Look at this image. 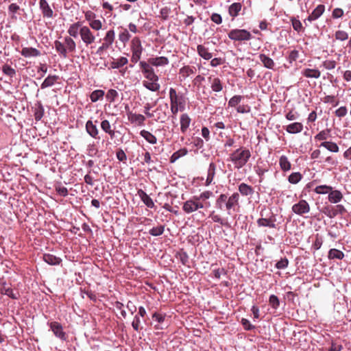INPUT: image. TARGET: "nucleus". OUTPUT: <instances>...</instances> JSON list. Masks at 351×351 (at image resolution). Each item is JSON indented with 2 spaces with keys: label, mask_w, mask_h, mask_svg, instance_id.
Segmentation results:
<instances>
[{
  "label": "nucleus",
  "mask_w": 351,
  "mask_h": 351,
  "mask_svg": "<svg viewBox=\"0 0 351 351\" xmlns=\"http://www.w3.org/2000/svg\"><path fill=\"white\" fill-rule=\"evenodd\" d=\"M251 157V152L243 147H241L234 151L230 156V159L237 169L243 167Z\"/></svg>",
  "instance_id": "obj_1"
},
{
  "label": "nucleus",
  "mask_w": 351,
  "mask_h": 351,
  "mask_svg": "<svg viewBox=\"0 0 351 351\" xmlns=\"http://www.w3.org/2000/svg\"><path fill=\"white\" fill-rule=\"evenodd\" d=\"M54 47L60 57L66 58L69 53L75 51L76 44L70 36H65L63 42L56 40Z\"/></svg>",
  "instance_id": "obj_2"
},
{
  "label": "nucleus",
  "mask_w": 351,
  "mask_h": 351,
  "mask_svg": "<svg viewBox=\"0 0 351 351\" xmlns=\"http://www.w3.org/2000/svg\"><path fill=\"white\" fill-rule=\"evenodd\" d=\"M207 195H194L190 199L186 201L183 206L182 209L186 213H193L198 209L203 208V205L201 204L198 200L204 199L206 198Z\"/></svg>",
  "instance_id": "obj_3"
},
{
  "label": "nucleus",
  "mask_w": 351,
  "mask_h": 351,
  "mask_svg": "<svg viewBox=\"0 0 351 351\" xmlns=\"http://www.w3.org/2000/svg\"><path fill=\"white\" fill-rule=\"evenodd\" d=\"M228 38L234 41L245 42L251 40V33L245 29H233L228 34Z\"/></svg>",
  "instance_id": "obj_4"
},
{
  "label": "nucleus",
  "mask_w": 351,
  "mask_h": 351,
  "mask_svg": "<svg viewBox=\"0 0 351 351\" xmlns=\"http://www.w3.org/2000/svg\"><path fill=\"white\" fill-rule=\"evenodd\" d=\"M115 38V32L113 29L108 30L104 38L103 43L101 46L98 47L96 51V54L98 56L103 55L104 52L107 51L112 45Z\"/></svg>",
  "instance_id": "obj_5"
},
{
  "label": "nucleus",
  "mask_w": 351,
  "mask_h": 351,
  "mask_svg": "<svg viewBox=\"0 0 351 351\" xmlns=\"http://www.w3.org/2000/svg\"><path fill=\"white\" fill-rule=\"evenodd\" d=\"M170 104L178 106L181 108H185L186 98L182 93H178L173 88L169 89Z\"/></svg>",
  "instance_id": "obj_6"
},
{
  "label": "nucleus",
  "mask_w": 351,
  "mask_h": 351,
  "mask_svg": "<svg viewBox=\"0 0 351 351\" xmlns=\"http://www.w3.org/2000/svg\"><path fill=\"white\" fill-rule=\"evenodd\" d=\"M79 34L80 35L81 39L83 43L88 46L95 41V36L93 33L91 32L89 27L82 26L80 28Z\"/></svg>",
  "instance_id": "obj_7"
},
{
  "label": "nucleus",
  "mask_w": 351,
  "mask_h": 351,
  "mask_svg": "<svg viewBox=\"0 0 351 351\" xmlns=\"http://www.w3.org/2000/svg\"><path fill=\"white\" fill-rule=\"evenodd\" d=\"M291 209L294 213L302 216L308 213L311 208L309 204L306 200L301 199L297 204H293Z\"/></svg>",
  "instance_id": "obj_8"
},
{
  "label": "nucleus",
  "mask_w": 351,
  "mask_h": 351,
  "mask_svg": "<svg viewBox=\"0 0 351 351\" xmlns=\"http://www.w3.org/2000/svg\"><path fill=\"white\" fill-rule=\"evenodd\" d=\"M49 327L56 337L62 340H65L66 338V333L63 331V328L61 324L58 322H52L49 324Z\"/></svg>",
  "instance_id": "obj_9"
},
{
  "label": "nucleus",
  "mask_w": 351,
  "mask_h": 351,
  "mask_svg": "<svg viewBox=\"0 0 351 351\" xmlns=\"http://www.w3.org/2000/svg\"><path fill=\"white\" fill-rule=\"evenodd\" d=\"M239 194L238 193H232L229 197L227 196L226 202V210L230 214V210L234 209L235 206H239Z\"/></svg>",
  "instance_id": "obj_10"
},
{
  "label": "nucleus",
  "mask_w": 351,
  "mask_h": 351,
  "mask_svg": "<svg viewBox=\"0 0 351 351\" xmlns=\"http://www.w3.org/2000/svg\"><path fill=\"white\" fill-rule=\"evenodd\" d=\"M196 72V68L194 66L186 65L182 66L179 70V75L180 80H184L191 75L195 74Z\"/></svg>",
  "instance_id": "obj_11"
},
{
  "label": "nucleus",
  "mask_w": 351,
  "mask_h": 351,
  "mask_svg": "<svg viewBox=\"0 0 351 351\" xmlns=\"http://www.w3.org/2000/svg\"><path fill=\"white\" fill-rule=\"evenodd\" d=\"M39 5L44 18L53 17V12L46 0H40Z\"/></svg>",
  "instance_id": "obj_12"
},
{
  "label": "nucleus",
  "mask_w": 351,
  "mask_h": 351,
  "mask_svg": "<svg viewBox=\"0 0 351 351\" xmlns=\"http://www.w3.org/2000/svg\"><path fill=\"white\" fill-rule=\"evenodd\" d=\"M191 122V119L187 113H184L180 115V131L182 134H185L188 130Z\"/></svg>",
  "instance_id": "obj_13"
},
{
  "label": "nucleus",
  "mask_w": 351,
  "mask_h": 351,
  "mask_svg": "<svg viewBox=\"0 0 351 351\" xmlns=\"http://www.w3.org/2000/svg\"><path fill=\"white\" fill-rule=\"evenodd\" d=\"M128 119L132 123L138 125H144L145 121V117L143 114L133 113L132 112H128Z\"/></svg>",
  "instance_id": "obj_14"
},
{
  "label": "nucleus",
  "mask_w": 351,
  "mask_h": 351,
  "mask_svg": "<svg viewBox=\"0 0 351 351\" xmlns=\"http://www.w3.org/2000/svg\"><path fill=\"white\" fill-rule=\"evenodd\" d=\"M137 195L148 208H152L154 207V203L153 200L143 189H138L137 191Z\"/></svg>",
  "instance_id": "obj_15"
},
{
  "label": "nucleus",
  "mask_w": 351,
  "mask_h": 351,
  "mask_svg": "<svg viewBox=\"0 0 351 351\" xmlns=\"http://www.w3.org/2000/svg\"><path fill=\"white\" fill-rule=\"evenodd\" d=\"M325 6L322 4L318 5L308 16L307 20L309 21H315L319 19L324 12Z\"/></svg>",
  "instance_id": "obj_16"
},
{
  "label": "nucleus",
  "mask_w": 351,
  "mask_h": 351,
  "mask_svg": "<svg viewBox=\"0 0 351 351\" xmlns=\"http://www.w3.org/2000/svg\"><path fill=\"white\" fill-rule=\"evenodd\" d=\"M303 124L300 122H294L285 127L286 131L289 134H298L303 130Z\"/></svg>",
  "instance_id": "obj_17"
},
{
  "label": "nucleus",
  "mask_w": 351,
  "mask_h": 351,
  "mask_svg": "<svg viewBox=\"0 0 351 351\" xmlns=\"http://www.w3.org/2000/svg\"><path fill=\"white\" fill-rule=\"evenodd\" d=\"M86 130L87 132V133L93 138H98V134H99V130L96 126V125H95L93 123V122L90 120H88L86 123Z\"/></svg>",
  "instance_id": "obj_18"
},
{
  "label": "nucleus",
  "mask_w": 351,
  "mask_h": 351,
  "mask_svg": "<svg viewBox=\"0 0 351 351\" xmlns=\"http://www.w3.org/2000/svg\"><path fill=\"white\" fill-rule=\"evenodd\" d=\"M21 53L25 58L37 57L40 56V51L33 47H23Z\"/></svg>",
  "instance_id": "obj_19"
},
{
  "label": "nucleus",
  "mask_w": 351,
  "mask_h": 351,
  "mask_svg": "<svg viewBox=\"0 0 351 351\" xmlns=\"http://www.w3.org/2000/svg\"><path fill=\"white\" fill-rule=\"evenodd\" d=\"M148 62L152 66H165L169 64L168 58L165 56L150 58L148 59Z\"/></svg>",
  "instance_id": "obj_20"
},
{
  "label": "nucleus",
  "mask_w": 351,
  "mask_h": 351,
  "mask_svg": "<svg viewBox=\"0 0 351 351\" xmlns=\"http://www.w3.org/2000/svg\"><path fill=\"white\" fill-rule=\"evenodd\" d=\"M276 219L274 216H271L269 219L260 218L257 220V224L258 226L269 227L272 228H276L275 224Z\"/></svg>",
  "instance_id": "obj_21"
},
{
  "label": "nucleus",
  "mask_w": 351,
  "mask_h": 351,
  "mask_svg": "<svg viewBox=\"0 0 351 351\" xmlns=\"http://www.w3.org/2000/svg\"><path fill=\"white\" fill-rule=\"evenodd\" d=\"M238 190L243 196L252 195L254 193V188L244 182L239 185Z\"/></svg>",
  "instance_id": "obj_22"
},
{
  "label": "nucleus",
  "mask_w": 351,
  "mask_h": 351,
  "mask_svg": "<svg viewBox=\"0 0 351 351\" xmlns=\"http://www.w3.org/2000/svg\"><path fill=\"white\" fill-rule=\"evenodd\" d=\"M302 74L307 78L318 79L321 76V72L319 70L309 68L303 69Z\"/></svg>",
  "instance_id": "obj_23"
},
{
  "label": "nucleus",
  "mask_w": 351,
  "mask_h": 351,
  "mask_svg": "<svg viewBox=\"0 0 351 351\" xmlns=\"http://www.w3.org/2000/svg\"><path fill=\"white\" fill-rule=\"evenodd\" d=\"M328 198L330 202L336 204L343 199V195L340 191L332 189L328 193Z\"/></svg>",
  "instance_id": "obj_24"
},
{
  "label": "nucleus",
  "mask_w": 351,
  "mask_h": 351,
  "mask_svg": "<svg viewBox=\"0 0 351 351\" xmlns=\"http://www.w3.org/2000/svg\"><path fill=\"white\" fill-rule=\"evenodd\" d=\"M45 262L51 265H58L62 262V259L51 254H45L43 255Z\"/></svg>",
  "instance_id": "obj_25"
},
{
  "label": "nucleus",
  "mask_w": 351,
  "mask_h": 351,
  "mask_svg": "<svg viewBox=\"0 0 351 351\" xmlns=\"http://www.w3.org/2000/svg\"><path fill=\"white\" fill-rule=\"evenodd\" d=\"M259 59L265 67L269 69H274L275 63L271 58L266 56L265 54L261 53L259 55Z\"/></svg>",
  "instance_id": "obj_26"
},
{
  "label": "nucleus",
  "mask_w": 351,
  "mask_h": 351,
  "mask_svg": "<svg viewBox=\"0 0 351 351\" xmlns=\"http://www.w3.org/2000/svg\"><path fill=\"white\" fill-rule=\"evenodd\" d=\"M215 172H216V165L213 162H211L209 165V167L208 169V175H207V178H206V183H205L206 186H208L211 184V182H213L214 177L215 176Z\"/></svg>",
  "instance_id": "obj_27"
},
{
  "label": "nucleus",
  "mask_w": 351,
  "mask_h": 351,
  "mask_svg": "<svg viewBox=\"0 0 351 351\" xmlns=\"http://www.w3.org/2000/svg\"><path fill=\"white\" fill-rule=\"evenodd\" d=\"M143 85L147 89H148L149 90H151L152 92L158 91L160 88V86L158 83V81L144 80L143 82Z\"/></svg>",
  "instance_id": "obj_28"
},
{
  "label": "nucleus",
  "mask_w": 351,
  "mask_h": 351,
  "mask_svg": "<svg viewBox=\"0 0 351 351\" xmlns=\"http://www.w3.org/2000/svg\"><path fill=\"white\" fill-rule=\"evenodd\" d=\"M319 147H323L326 148L327 150L331 152L337 153L339 151V146L335 142L332 141H324L322 142Z\"/></svg>",
  "instance_id": "obj_29"
},
{
  "label": "nucleus",
  "mask_w": 351,
  "mask_h": 351,
  "mask_svg": "<svg viewBox=\"0 0 351 351\" xmlns=\"http://www.w3.org/2000/svg\"><path fill=\"white\" fill-rule=\"evenodd\" d=\"M131 50L132 52H137L142 53L143 52V47L141 45V41L139 38L134 37L131 41Z\"/></svg>",
  "instance_id": "obj_30"
},
{
  "label": "nucleus",
  "mask_w": 351,
  "mask_h": 351,
  "mask_svg": "<svg viewBox=\"0 0 351 351\" xmlns=\"http://www.w3.org/2000/svg\"><path fill=\"white\" fill-rule=\"evenodd\" d=\"M197 51L199 56L205 60H210L212 58V53L208 51V49L202 45H199L197 47Z\"/></svg>",
  "instance_id": "obj_31"
},
{
  "label": "nucleus",
  "mask_w": 351,
  "mask_h": 351,
  "mask_svg": "<svg viewBox=\"0 0 351 351\" xmlns=\"http://www.w3.org/2000/svg\"><path fill=\"white\" fill-rule=\"evenodd\" d=\"M279 165L283 171H289L291 168V164L286 156H281L280 157Z\"/></svg>",
  "instance_id": "obj_32"
},
{
  "label": "nucleus",
  "mask_w": 351,
  "mask_h": 351,
  "mask_svg": "<svg viewBox=\"0 0 351 351\" xmlns=\"http://www.w3.org/2000/svg\"><path fill=\"white\" fill-rule=\"evenodd\" d=\"M59 80V76L58 75H49L41 84V88L44 89L45 88L53 86L58 80Z\"/></svg>",
  "instance_id": "obj_33"
},
{
  "label": "nucleus",
  "mask_w": 351,
  "mask_h": 351,
  "mask_svg": "<svg viewBox=\"0 0 351 351\" xmlns=\"http://www.w3.org/2000/svg\"><path fill=\"white\" fill-rule=\"evenodd\" d=\"M330 129L323 130L315 136V140L322 142L327 141L326 140L330 136Z\"/></svg>",
  "instance_id": "obj_34"
},
{
  "label": "nucleus",
  "mask_w": 351,
  "mask_h": 351,
  "mask_svg": "<svg viewBox=\"0 0 351 351\" xmlns=\"http://www.w3.org/2000/svg\"><path fill=\"white\" fill-rule=\"evenodd\" d=\"M140 134L143 137L148 143L151 144H156L157 143L156 137L152 134L150 132L143 130L141 131Z\"/></svg>",
  "instance_id": "obj_35"
},
{
  "label": "nucleus",
  "mask_w": 351,
  "mask_h": 351,
  "mask_svg": "<svg viewBox=\"0 0 351 351\" xmlns=\"http://www.w3.org/2000/svg\"><path fill=\"white\" fill-rule=\"evenodd\" d=\"M34 118L36 121H40L44 115V108L40 102L35 104L34 106Z\"/></svg>",
  "instance_id": "obj_36"
},
{
  "label": "nucleus",
  "mask_w": 351,
  "mask_h": 351,
  "mask_svg": "<svg viewBox=\"0 0 351 351\" xmlns=\"http://www.w3.org/2000/svg\"><path fill=\"white\" fill-rule=\"evenodd\" d=\"M188 153V150L186 148H182L177 152H174L171 156L170 157V162L173 163L176 160H178L180 158L186 156Z\"/></svg>",
  "instance_id": "obj_37"
},
{
  "label": "nucleus",
  "mask_w": 351,
  "mask_h": 351,
  "mask_svg": "<svg viewBox=\"0 0 351 351\" xmlns=\"http://www.w3.org/2000/svg\"><path fill=\"white\" fill-rule=\"evenodd\" d=\"M328 257L329 259H339L342 260L344 257V254L341 250L337 249H330L328 252Z\"/></svg>",
  "instance_id": "obj_38"
},
{
  "label": "nucleus",
  "mask_w": 351,
  "mask_h": 351,
  "mask_svg": "<svg viewBox=\"0 0 351 351\" xmlns=\"http://www.w3.org/2000/svg\"><path fill=\"white\" fill-rule=\"evenodd\" d=\"M101 128L106 133L110 135L111 138L114 137L115 132L113 130L111 129L110 123L108 120H104L101 121Z\"/></svg>",
  "instance_id": "obj_39"
},
{
  "label": "nucleus",
  "mask_w": 351,
  "mask_h": 351,
  "mask_svg": "<svg viewBox=\"0 0 351 351\" xmlns=\"http://www.w3.org/2000/svg\"><path fill=\"white\" fill-rule=\"evenodd\" d=\"M82 26L80 22H77L71 25L68 29V34H69L70 37L72 36L76 38L79 34L80 28Z\"/></svg>",
  "instance_id": "obj_40"
},
{
  "label": "nucleus",
  "mask_w": 351,
  "mask_h": 351,
  "mask_svg": "<svg viewBox=\"0 0 351 351\" xmlns=\"http://www.w3.org/2000/svg\"><path fill=\"white\" fill-rule=\"evenodd\" d=\"M241 4L240 3H234L228 10L229 14L232 17H236L241 10Z\"/></svg>",
  "instance_id": "obj_41"
},
{
  "label": "nucleus",
  "mask_w": 351,
  "mask_h": 351,
  "mask_svg": "<svg viewBox=\"0 0 351 351\" xmlns=\"http://www.w3.org/2000/svg\"><path fill=\"white\" fill-rule=\"evenodd\" d=\"M128 62V58L125 57H121L116 60H114L111 62V67L112 69H119Z\"/></svg>",
  "instance_id": "obj_42"
},
{
  "label": "nucleus",
  "mask_w": 351,
  "mask_h": 351,
  "mask_svg": "<svg viewBox=\"0 0 351 351\" xmlns=\"http://www.w3.org/2000/svg\"><path fill=\"white\" fill-rule=\"evenodd\" d=\"M210 87L214 92H220L222 90L223 85L221 80L218 77L213 78L211 82Z\"/></svg>",
  "instance_id": "obj_43"
},
{
  "label": "nucleus",
  "mask_w": 351,
  "mask_h": 351,
  "mask_svg": "<svg viewBox=\"0 0 351 351\" xmlns=\"http://www.w3.org/2000/svg\"><path fill=\"white\" fill-rule=\"evenodd\" d=\"M207 195L205 199H199L198 202L203 205V208H207L210 206V203L207 200L213 195V193L210 191H206L202 192L199 195Z\"/></svg>",
  "instance_id": "obj_44"
},
{
  "label": "nucleus",
  "mask_w": 351,
  "mask_h": 351,
  "mask_svg": "<svg viewBox=\"0 0 351 351\" xmlns=\"http://www.w3.org/2000/svg\"><path fill=\"white\" fill-rule=\"evenodd\" d=\"M332 189V187L330 186H328L326 184L319 185L315 187L314 189L315 193L319 195H324L329 193V192Z\"/></svg>",
  "instance_id": "obj_45"
},
{
  "label": "nucleus",
  "mask_w": 351,
  "mask_h": 351,
  "mask_svg": "<svg viewBox=\"0 0 351 351\" xmlns=\"http://www.w3.org/2000/svg\"><path fill=\"white\" fill-rule=\"evenodd\" d=\"M0 291L2 294L6 295L12 299H16V296L13 293L12 289L5 284L2 285Z\"/></svg>",
  "instance_id": "obj_46"
},
{
  "label": "nucleus",
  "mask_w": 351,
  "mask_h": 351,
  "mask_svg": "<svg viewBox=\"0 0 351 351\" xmlns=\"http://www.w3.org/2000/svg\"><path fill=\"white\" fill-rule=\"evenodd\" d=\"M302 178V175L300 172L292 173L289 177L288 180L291 184H298Z\"/></svg>",
  "instance_id": "obj_47"
},
{
  "label": "nucleus",
  "mask_w": 351,
  "mask_h": 351,
  "mask_svg": "<svg viewBox=\"0 0 351 351\" xmlns=\"http://www.w3.org/2000/svg\"><path fill=\"white\" fill-rule=\"evenodd\" d=\"M165 231V226L160 225L157 227H154L149 230V233L154 237L160 236Z\"/></svg>",
  "instance_id": "obj_48"
},
{
  "label": "nucleus",
  "mask_w": 351,
  "mask_h": 351,
  "mask_svg": "<svg viewBox=\"0 0 351 351\" xmlns=\"http://www.w3.org/2000/svg\"><path fill=\"white\" fill-rule=\"evenodd\" d=\"M323 213L330 218H333L338 214L337 209L332 206L324 207Z\"/></svg>",
  "instance_id": "obj_49"
},
{
  "label": "nucleus",
  "mask_w": 351,
  "mask_h": 351,
  "mask_svg": "<svg viewBox=\"0 0 351 351\" xmlns=\"http://www.w3.org/2000/svg\"><path fill=\"white\" fill-rule=\"evenodd\" d=\"M322 66L326 70H332L337 66V62L334 60H326L322 62Z\"/></svg>",
  "instance_id": "obj_50"
},
{
  "label": "nucleus",
  "mask_w": 351,
  "mask_h": 351,
  "mask_svg": "<svg viewBox=\"0 0 351 351\" xmlns=\"http://www.w3.org/2000/svg\"><path fill=\"white\" fill-rule=\"evenodd\" d=\"M104 95V91L102 90H94L90 96V100L93 101V102H96L97 101H98L99 99L102 98Z\"/></svg>",
  "instance_id": "obj_51"
},
{
  "label": "nucleus",
  "mask_w": 351,
  "mask_h": 351,
  "mask_svg": "<svg viewBox=\"0 0 351 351\" xmlns=\"http://www.w3.org/2000/svg\"><path fill=\"white\" fill-rule=\"evenodd\" d=\"M227 200V195L226 194H221L216 200V206L220 209H223V204L226 202Z\"/></svg>",
  "instance_id": "obj_52"
},
{
  "label": "nucleus",
  "mask_w": 351,
  "mask_h": 351,
  "mask_svg": "<svg viewBox=\"0 0 351 351\" xmlns=\"http://www.w3.org/2000/svg\"><path fill=\"white\" fill-rule=\"evenodd\" d=\"M2 71L5 75L10 76V77H12L16 75V71L8 64H4L3 66Z\"/></svg>",
  "instance_id": "obj_53"
},
{
  "label": "nucleus",
  "mask_w": 351,
  "mask_h": 351,
  "mask_svg": "<svg viewBox=\"0 0 351 351\" xmlns=\"http://www.w3.org/2000/svg\"><path fill=\"white\" fill-rule=\"evenodd\" d=\"M336 40L344 41L348 38V34L343 30H338L335 34Z\"/></svg>",
  "instance_id": "obj_54"
},
{
  "label": "nucleus",
  "mask_w": 351,
  "mask_h": 351,
  "mask_svg": "<svg viewBox=\"0 0 351 351\" xmlns=\"http://www.w3.org/2000/svg\"><path fill=\"white\" fill-rule=\"evenodd\" d=\"M269 305L275 309H277L280 306V301L278 298L275 295H271L269 299Z\"/></svg>",
  "instance_id": "obj_55"
},
{
  "label": "nucleus",
  "mask_w": 351,
  "mask_h": 351,
  "mask_svg": "<svg viewBox=\"0 0 351 351\" xmlns=\"http://www.w3.org/2000/svg\"><path fill=\"white\" fill-rule=\"evenodd\" d=\"M144 77L149 81H158V76L155 73L154 69L143 74Z\"/></svg>",
  "instance_id": "obj_56"
},
{
  "label": "nucleus",
  "mask_w": 351,
  "mask_h": 351,
  "mask_svg": "<svg viewBox=\"0 0 351 351\" xmlns=\"http://www.w3.org/2000/svg\"><path fill=\"white\" fill-rule=\"evenodd\" d=\"M88 25L90 28L95 31H99L102 29V23L99 19H95L93 21H90Z\"/></svg>",
  "instance_id": "obj_57"
},
{
  "label": "nucleus",
  "mask_w": 351,
  "mask_h": 351,
  "mask_svg": "<svg viewBox=\"0 0 351 351\" xmlns=\"http://www.w3.org/2000/svg\"><path fill=\"white\" fill-rule=\"evenodd\" d=\"M160 111H161V110L159 108H158L154 111L156 113H157V114L156 116V118H155V120L156 121L164 123L165 121L167 115H166V113L165 112H160Z\"/></svg>",
  "instance_id": "obj_58"
},
{
  "label": "nucleus",
  "mask_w": 351,
  "mask_h": 351,
  "mask_svg": "<svg viewBox=\"0 0 351 351\" xmlns=\"http://www.w3.org/2000/svg\"><path fill=\"white\" fill-rule=\"evenodd\" d=\"M118 96V93L116 90H114V89H110L108 92H107V94H106V99L110 101V102H113L114 101L115 99Z\"/></svg>",
  "instance_id": "obj_59"
},
{
  "label": "nucleus",
  "mask_w": 351,
  "mask_h": 351,
  "mask_svg": "<svg viewBox=\"0 0 351 351\" xmlns=\"http://www.w3.org/2000/svg\"><path fill=\"white\" fill-rule=\"evenodd\" d=\"M299 58V51L298 50H292L289 52L287 60L290 64H292Z\"/></svg>",
  "instance_id": "obj_60"
},
{
  "label": "nucleus",
  "mask_w": 351,
  "mask_h": 351,
  "mask_svg": "<svg viewBox=\"0 0 351 351\" xmlns=\"http://www.w3.org/2000/svg\"><path fill=\"white\" fill-rule=\"evenodd\" d=\"M348 113V108L346 106H341L335 112L336 117L339 118L344 117Z\"/></svg>",
  "instance_id": "obj_61"
},
{
  "label": "nucleus",
  "mask_w": 351,
  "mask_h": 351,
  "mask_svg": "<svg viewBox=\"0 0 351 351\" xmlns=\"http://www.w3.org/2000/svg\"><path fill=\"white\" fill-rule=\"evenodd\" d=\"M139 66L143 74L153 69L152 65L148 61L147 62L145 61L140 62Z\"/></svg>",
  "instance_id": "obj_62"
},
{
  "label": "nucleus",
  "mask_w": 351,
  "mask_h": 351,
  "mask_svg": "<svg viewBox=\"0 0 351 351\" xmlns=\"http://www.w3.org/2000/svg\"><path fill=\"white\" fill-rule=\"evenodd\" d=\"M289 261L287 258H281L276 263V267L279 269H282L287 267Z\"/></svg>",
  "instance_id": "obj_63"
},
{
  "label": "nucleus",
  "mask_w": 351,
  "mask_h": 351,
  "mask_svg": "<svg viewBox=\"0 0 351 351\" xmlns=\"http://www.w3.org/2000/svg\"><path fill=\"white\" fill-rule=\"evenodd\" d=\"M130 35L127 29H125L123 32L120 33L119 35V40L123 43H125L130 40Z\"/></svg>",
  "instance_id": "obj_64"
}]
</instances>
